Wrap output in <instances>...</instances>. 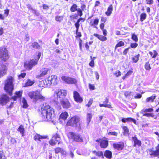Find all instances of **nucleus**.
<instances>
[{"label": "nucleus", "instance_id": "nucleus-1", "mask_svg": "<svg viewBox=\"0 0 159 159\" xmlns=\"http://www.w3.org/2000/svg\"><path fill=\"white\" fill-rule=\"evenodd\" d=\"M55 116L54 111L53 108L49 105L43 104V107L41 108L40 116L42 120L44 121H49L55 125L56 122L54 119Z\"/></svg>", "mask_w": 159, "mask_h": 159}, {"label": "nucleus", "instance_id": "nucleus-2", "mask_svg": "<svg viewBox=\"0 0 159 159\" xmlns=\"http://www.w3.org/2000/svg\"><path fill=\"white\" fill-rule=\"evenodd\" d=\"M14 79L12 77L8 76L5 81L4 89L8 93L9 95H11L12 91L13 90L14 84L13 82Z\"/></svg>", "mask_w": 159, "mask_h": 159}, {"label": "nucleus", "instance_id": "nucleus-3", "mask_svg": "<svg viewBox=\"0 0 159 159\" xmlns=\"http://www.w3.org/2000/svg\"><path fill=\"white\" fill-rule=\"evenodd\" d=\"M41 56V53L39 52L37 55H34L35 59H32L30 61H26L25 63V67L28 70H31L32 68L36 65L38 63V61L39 59Z\"/></svg>", "mask_w": 159, "mask_h": 159}, {"label": "nucleus", "instance_id": "nucleus-4", "mask_svg": "<svg viewBox=\"0 0 159 159\" xmlns=\"http://www.w3.org/2000/svg\"><path fill=\"white\" fill-rule=\"evenodd\" d=\"M28 95L34 102H36L39 99L42 101L44 100V97L41 94L39 91L36 90L29 92Z\"/></svg>", "mask_w": 159, "mask_h": 159}, {"label": "nucleus", "instance_id": "nucleus-5", "mask_svg": "<svg viewBox=\"0 0 159 159\" xmlns=\"http://www.w3.org/2000/svg\"><path fill=\"white\" fill-rule=\"evenodd\" d=\"M54 94L59 98V100L65 98L67 94V91L65 90L58 89L54 92Z\"/></svg>", "mask_w": 159, "mask_h": 159}, {"label": "nucleus", "instance_id": "nucleus-6", "mask_svg": "<svg viewBox=\"0 0 159 159\" xmlns=\"http://www.w3.org/2000/svg\"><path fill=\"white\" fill-rule=\"evenodd\" d=\"M60 140L61 138L59 134L56 133L52 135V138L49 141V143L51 145L54 146L57 142H58V144L61 143L62 142L60 141Z\"/></svg>", "mask_w": 159, "mask_h": 159}, {"label": "nucleus", "instance_id": "nucleus-7", "mask_svg": "<svg viewBox=\"0 0 159 159\" xmlns=\"http://www.w3.org/2000/svg\"><path fill=\"white\" fill-rule=\"evenodd\" d=\"M9 58L8 52L4 48H0V58L3 61H6Z\"/></svg>", "mask_w": 159, "mask_h": 159}, {"label": "nucleus", "instance_id": "nucleus-8", "mask_svg": "<svg viewBox=\"0 0 159 159\" xmlns=\"http://www.w3.org/2000/svg\"><path fill=\"white\" fill-rule=\"evenodd\" d=\"M69 137L74 141L77 142H82L83 140L80 135L73 132H69L68 133Z\"/></svg>", "mask_w": 159, "mask_h": 159}, {"label": "nucleus", "instance_id": "nucleus-9", "mask_svg": "<svg viewBox=\"0 0 159 159\" xmlns=\"http://www.w3.org/2000/svg\"><path fill=\"white\" fill-rule=\"evenodd\" d=\"M80 118L78 116H75L72 117L67 122L68 125L77 127L79 125Z\"/></svg>", "mask_w": 159, "mask_h": 159}, {"label": "nucleus", "instance_id": "nucleus-10", "mask_svg": "<svg viewBox=\"0 0 159 159\" xmlns=\"http://www.w3.org/2000/svg\"><path fill=\"white\" fill-rule=\"evenodd\" d=\"M156 149L155 151L151 149H148L147 152L152 157H157L159 158V144L156 147Z\"/></svg>", "mask_w": 159, "mask_h": 159}, {"label": "nucleus", "instance_id": "nucleus-11", "mask_svg": "<svg viewBox=\"0 0 159 159\" xmlns=\"http://www.w3.org/2000/svg\"><path fill=\"white\" fill-rule=\"evenodd\" d=\"M60 104L63 108L67 109L70 108L71 106L68 99L66 98L59 101Z\"/></svg>", "mask_w": 159, "mask_h": 159}, {"label": "nucleus", "instance_id": "nucleus-12", "mask_svg": "<svg viewBox=\"0 0 159 159\" xmlns=\"http://www.w3.org/2000/svg\"><path fill=\"white\" fill-rule=\"evenodd\" d=\"M61 80L68 84H75L77 81L75 79L66 76H62L61 77Z\"/></svg>", "mask_w": 159, "mask_h": 159}, {"label": "nucleus", "instance_id": "nucleus-13", "mask_svg": "<svg viewBox=\"0 0 159 159\" xmlns=\"http://www.w3.org/2000/svg\"><path fill=\"white\" fill-rule=\"evenodd\" d=\"M96 141L100 143V146L102 148H105L108 145V141L107 140H104L99 139L96 140Z\"/></svg>", "mask_w": 159, "mask_h": 159}, {"label": "nucleus", "instance_id": "nucleus-14", "mask_svg": "<svg viewBox=\"0 0 159 159\" xmlns=\"http://www.w3.org/2000/svg\"><path fill=\"white\" fill-rule=\"evenodd\" d=\"M49 69L47 68H45L42 69L40 71V74L36 76V78H42L48 74Z\"/></svg>", "mask_w": 159, "mask_h": 159}, {"label": "nucleus", "instance_id": "nucleus-15", "mask_svg": "<svg viewBox=\"0 0 159 159\" xmlns=\"http://www.w3.org/2000/svg\"><path fill=\"white\" fill-rule=\"evenodd\" d=\"M7 70V67L4 65H0V77L6 75Z\"/></svg>", "mask_w": 159, "mask_h": 159}, {"label": "nucleus", "instance_id": "nucleus-16", "mask_svg": "<svg viewBox=\"0 0 159 159\" xmlns=\"http://www.w3.org/2000/svg\"><path fill=\"white\" fill-rule=\"evenodd\" d=\"M9 98L6 95H3L0 99V103L2 105H5L9 101Z\"/></svg>", "mask_w": 159, "mask_h": 159}, {"label": "nucleus", "instance_id": "nucleus-17", "mask_svg": "<svg viewBox=\"0 0 159 159\" xmlns=\"http://www.w3.org/2000/svg\"><path fill=\"white\" fill-rule=\"evenodd\" d=\"M49 79L51 82V86H53L57 84L58 82L57 76L55 75H52L49 76Z\"/></svg>", "mask_w": 159, "mask_h": 159}, {"label": "nucleus", "instance_id": "nucleus-18", "mask_svg": "<svg viewBox=\"0 0 159 159\" xmlns=\"http://www.w3.org/2000/svg\"><path fill=\"white\" fill-rule=\"evenodd\" d=\"M73 94L74 98L75 101L81 102L83 101L82 98L80 97L79 93L78 92L74 91Z\"/></svg>", "mask_w": 159, "mask_h": 159}, {"label": "nucleus", "instance_id": "nucleus-19", "mask_svg": "<svg viewBox=\"0 0 159 159\" xmlns=\"http://www.w3.org/2000/svg\"><path fill=\"white\" fill-rule=\"evenodd\" d=\"M113 146L116 149L118 150H121L124 147V143L123 142H119L117 143H114L113 144Z\"/></svg>", "mask_w": 159, "mask_h": 159}, {"label": "nucleus", "instance_id": "nucleus-20", "mask_svg": "<svg viewBox=\"0 0 159 159\" xmlns=\"http://www.w3.org/2000/svg\"><path fill=\"white\" fill-rule=\"evenodd\" d=\"M47 136H41L38 134H36L34 137V140L36 141H41V139H45L47 138Z\"/></svg>", "mask_w": 159, "mask_h": 159}, {"label": "nucleus", "instance_id": "nucleus-21", "mask_svg": "<svg viewBox=\"0 0 159 159\" xmlns=\"http://www.w3.org/2000/svg\"><path fill=\"white\" fill-rule=\"evenodd\" d=\"M122 121L123 123H126L128 122H133L135 124H136V120L134 119L128 117L127 118H123L121 120Z\"/></svg>", "mask_w": 159, "mask_h": 159}, {"label": "nucleus", "instance_id": "nucleus-22", "mask_svg": "<svg viewBox=\"0 0 159 159\" xmlns=\"http://www.w3.org/2000/svg\"><path fill=\"white\" fill-rule=\"evenodd\" d=\"M99 22V19L98 18L95 19L93 21L91 20L90 23V25L91 26L93 27L94 28L97 29V25L98 24Z\"/></svg>", "mask_w": 159, "mask_h": 159}, {"label": "nucleus", "instance_id": "nucleus-23", "mask_svg": "<svg viewBox=\"0 0 159 159\" xmlns=\"http://www.w3.org/2000/svg\"><path fill=\"white\" fill-rule=\"evenodd\" d=\"M132 139L134 142V147H135L136 145H137L139 146H141V141L138 140L135 136L133 137Z\"/></svg>", "mask_w": 159, "mask_h": 159}, {"label": "nucleus", "instance_id": "nucleus-24", "mask_svg": "<svg viewBox=\"0 0 159 159\" xmlns=\"http://www.w3.org/2000/svg\"><path fill=\"white\" fill-rule=\"evenodd\" d=\"M93 35L102 41H105L107 40V37L102 35H99L97 34H94Z\"/></svg>", "mask_w": 159, "mask_h": 159}, {"label": "nucleus", "instance_id": "nucleus-25", "mask_svg": "<svg viewBox=\"0 0 159 159\" xmlns=\"http://www.w3.org/2000/svg\"><path fill=\"white\" fill-rule=\"evenodd\" d=\"M35 82V80H31L30 79H28L25 83L24 87H26L32 86Z\"/></svg>", "mask_w": 159, "mask_h": 159}, {"label": "nucleus", "instance_id": "nucleus-26", "mask_svg": "<svg viewBox=\"0 0 159 159\" xmlns=\"http://www.w3.org/2000/svg\"><path fill=\"white\" fill-rule=\"evenodd\" d=\"M22 93V91H19L17 92H16L15 93L16 95H15L13 97H12V99L14 100H16L17 98H20L21 96Z\"/></svg>", "mask_w": 159, "mask_h": 159}, {"label": "nucleus", "instance_id": "nucleus-27", "mask_svg": "<svg viewBox=\"0 0 159 159\" xmlns=\"http://www.w3.org/2000/svg\"><path fill=\"white\" fill-rule=\"evenodd\" d=\"M92 152L95 155L99 157H101L102 159L104 158L103 153L102 151H94Z\"/></svg>", "mask_w": 159, "mask_h": 159}, {"label": "nucleus", "instance_id": "nucleus-28", "mask_svg": "<svg viewBox=\"0 0 159 159\" xmlns=\"http://www.w3.org/2000/svg\"><path fill=\"white\" fill-rule=\"evenodd\" d=\"M68 116V113L66 111L62 112L60 115L59 117V120L61 119L65 120H66Z\"/></svg>", "mask_w": 159, "mask_h": 159}, {"label": "nucleus", "instance_id": "nucleus-29", "mask_svg": "<svg viewBox=\"0 0 159 159\" xmlns=\"http://www.w3.org/2000/svg\"><path fill=\"white\" fill-rule=\"evenodd\" d=\"M122 128L123 130V134L125 136H129V130L126 126H122Z\"/></svg>", "mask_w": 159, "mask_h": 159}, {"label": "nucleus", "instance_id": "nucleus-30", "mask_svg": "<svg viewBox=\"0 0 159 159\" xmlns=\"http://www.w3.org/2000/svg\"><path fill=\"white\" fill-rule=\"evenodd\" d=\"M112 11L113 7L112 5H111L108 7L107 10V11L105 12V14L107 16H110Z\"/></svg>", "mask_w": 159, "mask_h": 159}, {"label": "nucleus", "instance_id": "nucleus-31", "mask_svg": "<svg viewBox=\"0 0 159 159\" xmlns=\"http://www.w3.org/2000/svg\"><path fill=\"white\" fill-rule=\"evenodd\" d=\"M104 156L108 159H111V158L112 153L109 150H106L104 153Z\"/></svg>", "mask_w": 159, "mask_h": 159}, {"label": "nucleus", "instance_id": "nucleus-32", "mask_svg": "<svg viewBox=\"0 0 159 159\" xmlns=\"http://www.w3.org/2000/svg\"><path fill=\"white\" fill-rule=\"evenodd\" d=\"M156 96L155 94H153L150 97L146 99L147 102H152L155 99Z\"/></svg>", "mask_w": 159, "mask_h": 159}, {"label": "nucleus", "instance_id": "nucleus-33", "mask_svg": "<svg viewBox=\"0 0 159 159\" xmlns=\"http://www.w3.org/2000/svg\"><path fill=\"white\" fill-rule=\"evenodd\" d=\"M17 130L20 132V134H22V136H24V133L25 131V129L22 125H20V126L18 129Z\"/></svg>", "mask_w": 159, "mask_h": 159}, {"label": "nucleus", "instance_id": "nucleus-34", "mask_svg": "<svg viewBox=\"0 0 159 159\" xmlns=\"http://www.w3.org/2000/svg\"><path fill=\"white\" fill-rule=\"evenodd\" d=\"M44 81L46 86H51V82L50 80L49 79V77L46 78L44 80Z\"/></svg>", "mask_w": 159, "mask_h": 159}, {"label": "nucleus", "instance_id": "nucleus-35", "mask_svg": "<svg viewBox=\"0 0 159 159\" xmlns=\"http://www.w3.org/2000/svg\"><path fill=\"white\" fill-rule=\"evenodd\" d=\"M147 17V14L145 13H141L140 16V20L141 21H143L146 19Z\"/></svg>", "mask_w": 159, "mask_h": 159}, {"label": "nucleus", "instance_id": "nucleus-36", "mask_svg": "<svg viewBox=\"0 0 159 159\" xmlns=\"http://www.w3.org/2000/svg\"><path fill=\"white\" fill-rule=\"evenodd\" d=\"M77 6L76 4H74L71 7L70 10L72 12H75L78 10Z\"/></svg>", "mask_w": 159, "mask_h": 159}, {"label": "nucleus", "instance_id": "nucleus-37", "mask_svg": "<svg viewBox=\"0 0 159 159\" xmlns=\"http://www.w3.org/2000/svg\"><path fill=\"white\" fill-rule=\"evenodd\" d=\"M125 45L124 42L122 41H120L116 44L115 47V49H116L117 48L121 46H124Z\"/></svg>", "mask_w": 159, "mask_h": 159}, {"label": "nucleus", "instance_id": "nucleus-38", "mask_svg": "<svg viewBox=\"0 0 159 159\" xmlns=\"http://www.w3.org/2000/svg\"><path fill=\"white\" fill-rule=\"evenodd\" d=\"M92 117V115L91 113H88L87 114V121L88 125L89 123L90 122Z\"/></svg>", "mask_w": 159, "mask_h": 159}, {"label": "nucleus", "instance_id": "nucleus-39", "mask_svg": "<svg viewBox=\"0 0 159 159\" xmlns=\"http://www.w3.org/2000/svg\"><path fill=\"white\" fill-rule=\"evenodd\" d=\"M22 103L23 104V108H26L28 107V105L27 101L24 98H23L22 99Z\"/></svg>", "mask_w": 159, "mask_h": 159}, {"label": "nucleus", "instance_id": "nucleus-40", "mask_svg": "<svg viewBox=\"0 0 159 159\" xmlns=\"http://www.w3.org/2000/svg\"><path fill=\"white\" fill-rule=\"evenodd\" d=\"M139 54H138L137 55L134 57L132 58V60L133 62L135 63L137 62L139 60Z\"/></svg>", "mask_w": 159, "mask_h": 159}, {"label": "nucleus", "instance_id": "nucleus-41", "mask_svg": "<svg viewBox=\"0 0 159 159\" xmlns=\"http://www.w3.org/2000/svg\"><path fill=\"white\" fill-rule=\"evenodd\" d=\"M38 85L39 87H40L46 86L44 80L39 81V83Z\"/></svg>", "mask_w": 159, "mask_h": 159}, {"label": "nucleus", "instance_id": "nucleus-42", "mask_svg": "<svg viewBox=\"0 0 159 159\" xmlns=\"http://www.w3.org/2000/svg\"><path fill=\"white\" fill-rule=\"evenodd\" d=\"M63 19V17L62 16H57L56 17L55 20L57 21L60 22Z\"/></svg>", "mask_w": 159, "mask_h": 159}, {"label": "nucleus", "instance_id": "nucleus-43", "mask_svg": "<svg viewBox=\"0 0 159 159\" xmlns=\"http://www.w3.org/2000/svg\"><path fill=\"white\" fill-rule=\"evenodd\" d=\"M144 67L145 69L147 70H150L151 69L149 61L146 63Z\"/></svg>", "mask_w": 159, "mask_h": 159}, {"label": "nucleus", "instance_id": "nucleus-44", "mask_svg": "<svg viewBox=\"0 0 159 159\" xmlns=\"http://www.w3.org/2000/svg\"><path fill=\"white\" fill-rule=\"evenodd\" d=\"M32 46L35 48H39L40 47L39 44L36 42L33 43L32 44Z\"/></svg>", "mask_w": 159, "mask_h": 159}, {"label": "nucleus", "instance_id": "nucleus-45", "mask_svg": "<svg viewBox=\"0 0 159 159\" xmlns=\"http://www.w3.org/2000/svg\"><path fill=\"white\" fill-rule=\"evenodd\" d=\"M99 106L101 107H108L109 108H111L112 107L111 105L110 104H100Z\"/></svg>", "mask_w": 159, "mask_h": 159}, {"label": "nucleus", "instance_id": "nucleus-46", "mask_svg": "<svg viewBox=\"0 0 159 159\" xmlns=\"http://www.w3.org/2000/svg\"><path fill=\"white\" fill-rule=\"evenodd\" d=\"M132 39L135 42H137L138 41L137 36L134 34H133L132 36Z\"/></svg>", "mask_w": 159, "mask_h": 159}, {"label": "nucleus", "instance_id": "nucleus-47", "mask_svg": "<svg viewBox=\"0 0 159 159\" xmlns=\"http://www.w3.org/2000/svg\"><path fill=\"white\" fill-rule=\"evenodd\" d=\"M117 134L118 133L115 131L110 132L108 133L109 135H114L116 136Z\"/></svg>", "mask_w": 159, "mask_h": 159}, {"label": "nucleus", "instance_id": "nucleus-48", "mask_svg": "<svg viewBox=\"0 0 159 159\" xmlns=\"http://www.w3.org/2000/svg\"><path fill=\"white\" fill-rule=\"evenodd\" d=\"M138 46V44L136 43H131L130 44V47L133 48H135Z\"/></svg>", "mask_w": 159, "mask_h": 159}, {"label": "nucleus", "instance_id": "nucleus-49", "mask_svg": "<svg viewBox=\"0 0 159 159\" xmlns=\"http://www.w3.org/2000/svg\"><path fill=\"white\" fill-rule=\"evenodd\" d=\"M77 11L78 15L80 16H81L83 15L82 10L81 9L79 8Z\"/></svg>", "mask_w": 159, "mask_h": 159}, {"label": "nucleus", "instance_id": "nucleus-50", "mask_svg": "<svg viewBox=\"0 0 159 159\" xmlns=\"http://www.w3.org/2000/svg\"><path fill=\"white\" fill-rule=\"evenodd\" d=\"M30 9H31L32 10V12L34 13L36 16H39V13L36 10L33 9L32 8H30Z\"/></svg>", "mask_w": 159, "mask_h": 159}, {"label": "nucleus", "instance_id": "nucleus-51", "mask_svg": "<svg viewBox=\"0 0 159 159\" xmlns=\"http://www.w3.org/2000/svg\"><path fill=\"white\" fill-rule=\"evenodd\" d=\"M121 72L119 70H116L115 73H114V74L117 77H118L120 76L121 75Z\"/></svg>", "mask_w": 159, "mask_h": 159}, {"label": "nucleus", "instance_id": "nucleus-52", "mask_svg": "<svg viewBox=\"0 0 159 159\" xmlns=\"http://www.w3.org/2000/svg\"><path fill=\"white\" fill-rule=\"evenodd\" d=\"M0 159H5V156L2 151H0Z\"/></svg>", "mask_w": 159, "mask_h": 159}, {"label": "nucleus", "instance_id": "nucleus-53", "mask_svg": "<svg viewBox=\"0 0 159 159\" xmlns=\"http://www.w3.org/2000/svg\"><path fill=\"white\" fill-rule=\"evenodd\" d=\"M26 75V73L25 72H23L20 74L19 76V78L20 79L21 78H24L25 76Z\"/></svg>", "mask_w": 159, "mask_h": 159}, {"label": "nucleus", "instance_id": "nucleus-54", "mask_svg": "<svg viewBox=\"0 0 159 159\" xmlns=\"http://www.w3.org/2000/svg\"><path fill=\"white\" fill-rule=\"evenodd\" d=\"M80 22L78 21L75 24V27L76 28V31H77L78 30L80 26Z\"/></svg>", "mask_w": 159, "mask_h": 159}, {"label": "nucleus", "instance_id": "nucleus-55", "mask_svg": "<svg viewBox=\"0 0 159 159\" xmlns=\"http://www.w3.org/2000/svg\"><path fill=\"white\" fill-rule=\"evenodd\" d=\"M61 148H57L55 149V152L56 153H58L61 152Z\"/></svg>", "mask_w": 159, "mask_h": 159}, {"label": "nucleus", "instance_id": "nucleus-56", "mask_svg": "<svg viewBox=\"0 0 159 159\" xmlns=\"http://www.w3.org/2000/svg\"><path fill=\"white\" fill-rule=\"evenodd\" d=\"M89 65L90 66L92 67H94V62L93 59L89 63Z\"/></svg>", "mask_w": 159, "mask_h": 159}, {"label": "nucleus", "instance_id": "nucleus-57", "mask_svg": "<svg viewBox=\"0 0 159 159\" xmlns=\"http://www.w3.org/2000/svg\"><path fill=\"white\" fill-rule=\"evenodd\" d=\"M93 100L92 99H90L88 103V104H87V106L89 107H90L91 104H92L93 103Z\"/></svg>", "mask_w": 159, "mask_h": 159}, {"label": "nucleus", "instance_id": "nucleus-58", "mask_svg": "<svg viewBox=\"0 0 159 159\" xmlns=\"http://www.w3.org/2000/svg\"><path fill=\"white\" fill-rule=\"evenodd\" d=\"M153 111V109L150 108L146 109L144 111V112H151L152 111Z\"/></svg>", "mask_w": 159, "mask_h": 159}, {"label": "nucleus", "instance_id": "nucleus-59", "mask_svg": "<svg viewBox=\"0 0 159 159\" xmlns=\"http://www.w3.org/2000/svg\"><path fill=\"white\" fill-rule=\"evenodd\" d=\"M146 2L147 4H152L153 3L152 0H146Z\"/></svg>", "mask_w": 159, "mask_h": 159}, {"label": "nucleus", "instance_id": "nucleus-60", "mask_svg": "<svg viewBox=\"0 0 159 159\" xmlns=\"http://www.w3.org/2000/svg\"><path fill=\"white\" fill-rule=\"evenodd\" d=\"M130 48V47H129L125 49L123 52V54L124 55H126L128 53V51Z\"/></svg>", "mask_w": 159, "mask_h": 159}, {"label": "nucleus", "instance_id": "nucleus-61", "mask_svg": "<svg viewBox=\"0 0 159 159\" xmlns=\"http://www.w3.org/2000/svg\"><path fill=\"white\" fill-rule=\"evenodd\" d=\"M153 53H154V55L152 56V58H155L157 55V52L155 50H153Z\"/></svg>", "mask_w": 159, "mask_h": 159}, {"label": "nucleus", "instance_id": "nucleus-62", "mask_svg": "<svg viewBox=\"0 0 159 159\" xmlns=\"http://www.w3.org/2000/svg\"><path fill=\"white\" fill-rule=\"evenodd\" d=\"M131 93L129 91H126L125 93V95L126 97H127Z\"/></svg>", "mask_w": 159, "mask_h": 159}, {"label": "nucleus", "instance_id": "nucleus-63", "mask_svg": "<svg viewBox=\"0 0 159 159\" xmlns=\"http://www.w3.org/2000/svg\"><path fill=\"white\" fill-rule=\"evenodd\" d=\"M43 8L44 9L48 10L49 8V7L48 5L44 4L43 5Z\"/></svg>", "mask_w": 159, "mask_h": 159}, {"label": "nucleus", "instance_id": "nucleus-64", "mask_svg": "<svg viewBox=\"0 0 159 159\" xmlns=\"http://www.w3.org/2000/svg\"><path fill=\"white\" fill-rule=\"evenodd\" d=\"M132 71L130 70H129L126 74V75L127 77L131 75L132 73Z\"/></svg>", "mask_w": 159, "mask_h": 159}]
</instances>
